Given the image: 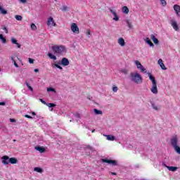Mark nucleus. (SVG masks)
Listing matches in <instances>:
<instances>
[{"label": "nucleus", "mask_w": 180, "mask_h": 180, "mask_svg": "<svg viewBox=\"0 0 180 180\" xmlns=\"http://www.w3.org/2000/svg\"><path fill=\"white\" fill-rule=\"evenodd\" d=\"M28 89H30V91H33V87H32L31 86H28Z\"/></svg>", "instance_id": "51"}, {"label": "nucleus", "mask_w": 180, "mask_h": 180, "mask_svg": "<svg viewBox=\"0 0 180 180\" xmlns=\"http://www.w3.org/2000/svg\"><path fill=\"white\" fill-rule=\"evenodd\" d=\"M34 171L39 172V174L43 173V169H41V167H34Z\"/></svg>", "instance_id": "23"}, {"label": "nucleus", "mask_w": 180, "mask_h": 180, "mask_svg": "<svg viewBox=\"0 0 180 180\" xmlns=\"http://www.w3.org/2000/svg\"><path fill=\"white\" fill-rule=\"evenodd\" d=\"M174 10L175 11L176 13L178 15L180 12V6H178L177 4L174 6Z\"/></svg>", "instance_id": "22"}, {"label": "nucleus", "mask_w": 180, "mask_h": 180, "mask_svg": "<svg viewBox=\"0 0 180 180\" xmlns=\"http://www.w3.org/2000/svg\"><path fill=\"white\" fill-rule=\"evenodd\" d=\"M35 150L39 151L41 153H46V148L43 146H35Z\"/></svg>", "instance_id": "15"}, {"label": "nucleus", "mask_w": 180, "mask_h": 180, "mask_svg": "<svg viewBox=\"0 0 180 180\" xmlns=\"http://www.w3.org/2000/svg\"><path fill=\"white\" fill-rule=\"evenodd\" d=\"M31 29H32V30H37V27L36 26V25L34 23H32L31 24Z\"/></svg>", "instance_id": "36"}, {"label": "nucleus", "mask_w": 180, "mask_h": 180, "mask_svg": "<svg viewBox=\"0 0 180 180\" xmlns=\"http://www.w3.org/2000/svg\"><path fill=\"white\" fill-rule=\"evenodd\" d=\"M47 56L48 57H49V58H51V60H57V56H56V55H53V53H51V52H49Z\"/></svg>", "instance_id": "18"}, {"label": "nucleus", "mask_w": 180, "mask_h": 180, "mask_svg": "<svg viewBox=\"0 0 180 180\" xmlns=\"http://www.w3.org/2000/svg\"><path fill=\"white\" fill-rule=\"evenodd\" d=\"M171 25L173 29L176 30V32H178V30H179V27H178V23H176V21L172 20Z\"/></svg>", "instance_id": "10"}, {"label": "nucleus", "mask_w": 180, "mask_h": 180, "mask_svg": "<svg viewBox=\"0 0 180 180\" xmlns=\"http://www.w3.org/2000/svg\"><path fill=\"white\" fill-rule=\"evenodd\" d=\"M86 34L89 39L91 38V30H87L86 32Z\"/></svg>", "instance_id": "37"}, {"label": "nucleus", "mask_w": 180, "mask_h": 180, "mask_svg": "<svg viewBox=\"0 0 180 180\" xmlns=\"http://www.w3.org/2000/svg\"><path fill=\"white\" fill-rule=\"evenodd\" d=\"M32 115H33V116L36 115V112H32Z\"/></svg>", "instance_id": "58"}, {"label": "nucleus", "mask_w": 180, "mask_h": 180, "mask_svg": "<svg viewBox=\"0 0 180 180\" xmlns=\"http://www.w3.org/2000/svg\"><path fill=\"white\" fill-rule=\"evenodd\" d=\"M120 71L122 74H124V75H127V74H129V70L127 69H122Z\"/></svg>", "instance_id": "30"}, {"label": "nucleus", "mask_w": 180, "mask_h": 180, "mask_svg": "<svg viewBox=\"0 0 180 180\" xmlns=\"http://www.w3.org/2000/svg\"><path fill=\"white\" fill-rule=\"evenodd\" d=\"M75 117H77V119H81V115H79V113H76Z\"/></svg>", "instance_id": "43"}, {"label": "nucleus", "mask_w": 180, "mask_h": 180, "mask_svg": "<svg viewBox=\"0 0 180 180\" xmlns=\"http://www.w3.org/2000/svg\"><path fill=\"white\" fill-rule=\"evenodd\" d=\"M162 165L163 167H165V168H168L167 167H169V166H167L165 162H162Z\"/></svg>", "instance_id": "53"}, {"label": "nucleus", "mask_w": 180, "mask_h": 180, "mask_svg": "<svg viewBox=\"0 0 180 180\" xmlns=\"http://www.w3.org/2000/svg\"><path fill=\"white\" fill-rule=\"evenodd\" d=\"M126 23L127 24V26L129 29H133V25H131V22L129 21V20H126Z\"/></svg>", "instance_id": "29"}, {"label": "nucleus", "mask_w": 180, "mask_h": 180, "mask_svg": "<svg viewBox=\"0 0 180 180\" xmlns=\"http://www.w3.org/2000/svg\"><path fill=\"white\" fill-rule=\"evenodd\" d=\"M171 146L174 149V151L177 153V154H180V147L178 146V137L173 136L170 140Z\"/></svg>", "instance_id": "4"}, {"label": "nucleus", "mask_w": 180, "mask_h": 180, "mask_svg": "<svg viewBox=\"0 0 180 180\" xmlns=\"http://www.w3.org/2000/svg\"><path fill=\"white\" fill-rule=\"evenodd\" d=\"M151 106L154 110H158V107L154 103V102L150 101Z\"/></svg>", "instance_id": "26"}, {"label": "nucleus", "mask_w": 180, "mask_h": 180, "mask_svg": "<svg viewBox=\"0 0 180 180\" xmlns=\"http://www.w3.org/2000/svg\"><path fill=\"white\" fill-rule=\"evenodd\" d=\"M40 102H41V103H43L44 105H46V106L47 105V103L44 101V100H43L42 98L39 99Z\"/></svg>", "instance_id": "41"}, {"label": "nucleus", "mask_w": 180, "mask_h": 180, "mask_svg": "<svg viewBox=\"0 0 180 180\" xmlns=\"http://www.w3.org/2000/svg\"><path fill=\"white\" fill-rule=\"evenodd\" d=\"M139 70H141V72H144L145 74L147 72V70L144 68V66L139 68Z\"/></svg>", "instance_id": "33"}, {"label": "nucleus", "mask_w": 180, "mask_h": 180, "mask_svg": "<svg viewBox=\"0 0 180 180\" xmlns=\"http://www.w3.org/2000/svg\"><path fill=\"white\" fill-rule=\"evenodd\" d=\"M0 12L2 15H7L8 11L5 9H4L1 6H0Z\"/></svg>", "instance_id": "24"}, {"label": "nucleus", "mask_w": 180, "mask_h": 180, "mask_svg": "<svg viewBox=\"0 0 180 180\" xmlns=\"http://www.w3.org/2000/svg\"><path fill=\"white\" fill-rule=\"evenodd\" d=\"M14 65L18 68L19 67V65L17 64L16 61H14Z\"/></svg>", "instance_id": "52"}, {"label": "nucleus", "mask_w": 180, "mask_h": 180, "mask_svg": "<svg viewBox=\"0 0 180 180\" xmlns=\"http://www.w3.org/2000/svg\"><path fill=\"white\" fill-rule=\"evenodd\" d=\"M148 75L149 77V79H150L151 82H152V84H157V81L155 80V77L154 76H153V75H151V73L148 72Z\"/></svg>", "instance_id": "14"}, {"label": "nucleus", "mask_w": 180, "mask_h": 180, "mask_svg": "<svg viewBox=\"0 0 180 180\" xmlns=\"http://www.w3.org/2000/svg\"><path fill=\"white\" fill-rule=\"evenodd\" d=\"M2 160V164L4 165H8V164H18V159L15 158H9V156L4 155L1 158Z\"/></svg>", "instance_id": "3"}, {"label": "nucleus", "mask_w": 180, "mask_h": 180, "mask_svg": "<svg viewBox=\"0 0 180 180\" xmlns=\"http://www.w3.org/2000/svg\"><path fill=\"white\" fill-rule=\"evenodd\" d=\"M153 94H158V89H157V83L153 84V86L150 89Z\"/></svg>", "instance_id": "11"}, {"label": "nucleus", "mask_w": 180, "mask_h": 180, "mask_svg": "<svg viewBox=\"0 0 180 180\" xmlns=\"http://www.w3.org/2000/svg\"><path fill=\"white\" fill-rule=\"evenodd\" d=\"M34 72H39V69H34Z\"/></svg>", "instance_id": "55"}, {"label": "nucleus", "mask_w": 180, "mask_h": 180, "mask_svg": "<svg viewBox=\"0 0 180 180\" xmlns=\"http://www.w3.org/2000/svg\"><path fill=\"white\" fill-rule=\"evenodd\" d=\"M110 12L114 16L113 20H115V22H117V20H119V16L117 15V13H116V11H113L112 9H110Z\"/></svg>", "instance_id": "9"}, {"label": "nucleus", "mask_w": 180, "mask_h": 180, "mask_svg": "<svg viewBox=\"0 0 180 180\" xmlns=\"http://www.w3.org/2000/svg\"><path fill=\"white\" fill-rule=\"evenodd\" d=\"M25 84H26L27 88H29V86H30V85L29 84V83L27 82H26Z\"/></svg>", "instance_id": "54"}, {"label": "nucleus", "mask_w": 180, "mask_h": 180, "mask_svg": "<svg viewBox=\"0 0 180 180\" xmlns=\"http://www.w3.org/2000/svg\"><path fill=\"white\" fill-rule=\"evenodd\" d=\"M13 141H16V139H14Z\"/></svg>", "instance_id": "62"}, {"label": "nucleus", "mask_w": 180, "mask_h": 180, "mask_svg": "<svg viewBox=\"0 0 180 180\" xmlns=\"http://www.w3.org/2000/svg\"><path fill=\"white\" fill-rule=\"evenodd\" d=\"M144 41L150 46V47H154V44L150 40V38H146Z\"/></svg>", "instance_id": "17"}, {"label": "nucleus", "mask_w": 180, "mask_h": 180, "mask_svg": "<svg viewBox=\"0 0 180 180\" xmlns=\"http://www.w3.org/2000/svg\"><path fill=\"white\" fill-rule=\"evenodd\" d=\"M54 67L58 68V70H63V67L60 66L58 64H54Z\"/></svg>", "instance_id": "40"}, {"label": "nucleus", "mask_w": 180, "mask_h": 180, "mask_svg": "<svg viewBox=\"0 0 180 180\" xmlns=\"http://www.w3.org/2000/svg\"><path fill=\"white\" fill-rule=\"evenodd\" d=\"M52 110H53V108H51V111L52 112Z\"/></svg>", "instance_id": "61"}, {"label": "nucleus", "mask_w": 180, "mask_h": 180, "mask_svg": "<svg viewBox=\"0 0 180 180\" xmlns=\"http://www.w3.org/2000/svg\"><path fill=\"white\" fill-rule=\"evenodd\" d=\"M94 112L95 113V115H102V110H98L96 108L94 109Z\"/></svg>", "instance_id": "27"}, {"label": "nucleus", "mask_w": 180, "mask_h": 180, "mask_svg": "<svg viewBox=\"0 0 180 180\" xmlns=\"http://www.w3.org/2000/svg\"><path fill=\"white\" fill-rule=\"evenodd\" d=\"M0 72H1V68H0Z\"/></svg>", "instance_id": "63"}, {"label": "nucleus", "mask_w": 180, "mask_h": 180, "mask_svg": "<svg viewBox=\"0 0 180 180\" xmlns=\"http://www.w3.org/2000/svg\"><path fill=\"white\" fill-rule=\"evenodd\" d=\"M11 43L13 44H18V40L13 37H11Z\"/></svg>", "instance_id": "35"}, {"label": "nucleus", "mask_w": 180, "mask_h": 180, "mask_svg": "<svg viewBox=\"0 0 180 180\" xmlns=\"http://www.w3.org/2000/svg\"><path fill=\"white\" fill-rule=\"evenodd\" d=\"M47 25H48V26H57V24H56V23L54 22V19L53 18V17H50V18L48 19Z\"/></svg>", "instance_id": "8"}, {"label": "nucleus", "mask_w": 180, "mask_h": 180, "mask_svg": "<svg viewBox=\"0 0 180 180\" xmlns=\"http://www.w3.org/2000/svg\"><path fill=\"white\" fill-rule=\"evenodd\" d=\"M117 43L118 44H120V46H121V47H124V46H126V42L124 41V39L122 37L118 39Z\"/></svg>", "instance_id": "12"}, {"label": "nucleus", "mask_w": 180, "mask_h": 180, "mask_svg": "<svg viewBox=\"0 0 180 180\" xmlns=\"http://www.w3.org/2000/svg\"><path fill=\"white\" fill-rule=\"evenodd\" d=\"M19 2H20L21 4H26V2H27V0H18Z\"/></svg>", "instance_id": "44"}, {"label": "nucleus", "mask_w": 180, "mask_h": 180, "mask_svg": "<svg viewBox=\"0 0 180 180\" xmlns=\"http://www.w3.org/2000/svg\"><path fill=\"white\" fill-rule=\"evenodd\" d=\"M131 80L135 84H141L143 82V77L138 72H131L130 74Z\"/></svg>", "instance_id": "2"}, {"label": "nucleus", "mask_w": 180, "mask_h": 180, "mask_svg": "<svg viewBox=\"0 0 180 180\" xmlns=\"http://www.w3.org/2000/svg\"><path fill=\"white\" fill-rule=\"evenodd\" d=\"M167 169H169V171H172V172H175V171H176V169H178V167H173V166H169V167H167Z\"/></svg>", "instance_id": "21"}, {"label": "nucleus", "mask_w": 180, "mask_h": 180, "mask_svg": "<svg viewBox=\"0 0 180 180\" xmlns=\"http://www.w3.org/2000/svg\"><path fill=\"white\" fill-rule=\"evenodd\" d=\"M10 122H11V123H15V122H16V120H15V119H13V118H11V119H10Z\"/></svg>", "instance_id": "48"}, {"label": "nucleus", "mask_w": 180, "mask_h": 180, "mask_svg": "<svg viewBox=\"0 0 180 180\" xmlns=\"http://www.w3.org/2000/svg\"><path fill=\"white\" fill-rule=\"evenodd\" d=\"M16 44V46H17L18 49H20V47H22V45H20V44H19V43H18V42H17V44Z\"/></svg>", "instance_id": "50"}, {"label": "nucleus", "mask_w": 180, "mask_h": 180, "mask_svg": "<svg viewBox=\"0 0 180 180\" xmlns=\"http://www.w3.org/2000/svg\"><path fill=\"white\" fill-rule=\"evenodd\" d=\"M158 64L160 65V67L162 68V70H163L165 71V70H167L165 65H164V62H162V59H159L158 61Z\"/></svg>", "instance_id": "13"}, {"label": "nucleus", "mask_w": 180, "mask_h": 180, "mask_svg": "<svg viewBox=\"0 0 180 180\" xmlns=\"http://www.w3.org/2000/svg\"><path fill=\"white\" fill-rule=\"evenodd\" d=\"M60 64L63 67H67V65H70V60L67 58H63Z\"/></svg>", "instance_id": "7"}, {"label": "nucleus", "mask_w": 180, "mask_h": 180, "mask_svg": "<svg viewBox=\"0 0 180 180\" xmlns=\"http://www.w3.org/2000/svg\"><path fill=\"white\" fill-rule=\"evenodd\" d=\"M129 8L126 6H124L122 7V13H125V15H127V13H129Z\"/></svg>", "instance_id": "20"}, {"label": "nucleus", "mask_w": 180, "mask_h": 180, "mask_svg": "<svg viewBox=\"0 0 180 180\" xmlns=\"http://www.w3.org/2000/svg\"><path fill=\"white\" fill-rule=\"evenodd\" d=\"M102 162H105L107 164H110L113 167H116L118 165L117 162L116 160H109L108 158L101 159Z\"/></svg>", "instance_id": "5"}, {"label": "nucleus", "mask_w": 180, "mask_h": 180, "mask_svg": "<svg viewBox=\"0 0 180 180\" xmlns=\"http://www.w3.org/2000/svg\"><path fill=\"white\" fill-rule=\"evenodd\" d=\"M11 60H12L13 63H15V59L13 58H11Z\"/></svg>", "instance_id": "57"}, {"label": "nucleus", "mask_w": 180, "mask_h": 180, "mask_svg": "<svg viewBox=\"0 0 180 180\" xmlns=\"http://www.w3.org/2000/svg\"><path fill=\"white\" fill-rule=\"evenodd\" d=\"M25 117H27V119H33V117L29 115H25Z\"/></svg>", "instance_id": "46"}, {"label": "nucleus", "mask_w": 180, "mask_h": 180, "mask_svg": "<svg viewBox=\"0 0 180 180\" xmlns=\"http://www.w3.org/2000/svg\"><path fill=\"white\" fill-rule=\"evenodd\" d=\"M47 91L48 92H54V94H56V89L53 88V87H49L47 88Z\"/></svg>", "instance_id": "31"}, {"label": "nucleus", "mask_w": 180, "mask_h": 180, "mask_svg": "<svg viewBox=\"0 0 180 180\" xmlns=\"http://www.w3.org/2000/svg\"><path fill=\"white\" fill-rule=\"evenodd\" d=\"M91 133H95V129H93V130L91 131Z\"/></svg>", "instance_id": "59"}, {"label": "nucleus", "mask_w": 180, "mask_h": 180, "mask_svg": "<svg viewBox=\"0 0 180 180\" xmlns=\"http://www.w3.org/2000/svg\"><path fill=\"white\" fill-rule=\"evenodd\" d=\"M135 64H136L138 69H140L141 67L143 66V65H141V63L139 60H135Z\"/></svg>", "instance_id": "28"}, {"label": "nucleus", "mask_w": 180, "mask_h": 180, "mask_svg": "<svg viewBox=\"0 0 180 180\" xmlns=\"http://www.w3.org/2000/svg\"><path fill=\"white\" fill-rule=\"evenodd\" d=\"M87 99L91 100V97L88 96V97H87Z\"/></svg>", "instance_id": "60"}, {"label": "nucleus", "mask_w": 180, "mask_h": 180, "mask_svg": "<svg viewBox=\"0 0 180 180\" xmlns=\"http://www.w3.org/2000/svg\"><path fill=\"white\" fill-rule=\"evenodd\" d=\"M52 51H53V54L56 56H58V57H60L61 54L64 53H67V49H65V46L63 45H55L51 47Z\"/></svg>", "instance_id": "1"}, {"label": "nucleus", "mask_w": 180, "mask_h": 180, "mask_svg": "<svg viewBox=\"0 0 180 180\" xmlns=\"http://www.w3.org/2000/svg\"><path fill=\"white\" fill-rule=\"evenodd\" d=\"M68 7H67V6H63L61 11H63V12H65V11H68Z\"/></svg>", "instance_id": "39"}, {"label": "nucleus", "mask_w": 180, "mask_h": 180, "mask_svg": "<svg viewBox=\"0 0 180 180\" xmlns=\"http://www.w3.org/2000/svg\"><path fill=\"white\" fill-rule=\"evenodd\" d=\"M15 18L16 20H22V19H23L22 15H15Z\"/></svg>", "instance_id": "34"}, {"label": "nucleus", "mask_w": 180, "mask_h": 180, "mask_svg": "<svg viewBox=\"0 0 180 180\" xmlns=\"http://www.w3.org/2000/svg\"><path fill=\"white\" fill-rule=\"evenodd\" d=\"M3 30H4L6 34L8 33V28H7L6 27L4 26V27H3Z\"/></svg>", "instance_id": "45"}, {"label": "nucleus", "mask_w": 180, "mask_h": 180, "mask_svg": "<svg viewBox=\"0 0 180 180\" xmlns=\"http://www.w3.org/2000/svg\"><path fill=\"white\" fill-rule=\"evenodd\" d=\"M46 106H48V108H56V105L53 103H46Z\"/></svg>", "instance_id": "32"}, {"label": "nucleus", "mask_w": 180, "mask_h": 180, "mask_svg": "<svg viewBox=\"0 0 180 180\" xmlns=\"http://www.w3.org/2000/svg\"><path fill=\"white\" fill-rule=\"evenodd\" d=\"M112 91H113L114 92H117V86H114V87H112Z\"/></svg>", "instance_id": "47"}, {"label": "nucleus", "mask_w": 180, "mask_h": 180, "mask_svg": "<svg viewBox=\"0 0 180 180\" xmlns=\"http://www.w3.org/2000/svg\"><path fill=\"white\" fill-rule=\"evenodd\" d=\"M162 6H167V1L165 0H160Z\"/></svg>", "instance_id": "38"}, {"label": "nucleus", "mask_w": 180, "mask_h": 180, "mask_svg": "<svg viewBox=\"0 0 180 180\" xmlns=\"http://www.w3.org/2000/svg\"><path fill=\"white\" fill-rule=\"evenodd\" d=\"M111 175H117L116 172H111Z\"/></svg>", "instance_id": "56"}, {"label": "nucleus", "mask_w": 180, "mask_h": 180, "mask_svg": "<svg viewBox=\"0 0 180 180\" xmlns=\"http://www.w3.org/2000/svg\"><path fill=\"white\" fill-rule=\"evenodd\" d=\"M150 39L155 44H158L160 43V41H158V39H157L154 34L150 35Z\"/></svg>", "instance_id": "16"}, {"label": "nucleus", "mask_w": 180, "mask_h": 180, "mask_svg": "<svg viewBox=\"0 0 180 180\" xmlns=\"http://www.w3.org/2000/svg\"><path fill=\"white\" fill-rule=\"evenodd\" d=\"M6 105V103L5 102H0V106H5Z\"/></svg>", "instance_id": "49"}, {"label": "nucleus", "mask_w": 180, "mask_h": 180, "mask_svg": "<svg viewBox=\"0 0 180 180\" xmlns=\"http://www.w3.org/2000/svg\"><path fill=\"white\" fill-rule=\"evenodd\" d=\"M107 140L109 141H115V136L113 135H105Z\"/></svg>", "instance_id": "19"}, {"label": "nucleus", "mask_w": 180, "mask_h": 180, "mask_svg": "<svg viewBox=\"0 0 180 180\" xmlns=\"http://www.w3.org/2000/svg\"><path fill=\"white\" fill-rule=\"evenodd\" d=\"M0 40L5 44L6 43V38L4 37V34H0Z\"/></svg>", "instance_id": "25"}, {"label": "nucleus", "mask_w": 180, "mask_h": 180, "mask_svg": "<svg viewBox=\"0 0 180 180\" xmlns=\"http://www.w3.org/2000/svg\"><path fill=\"white\" fill-rule=\"evenodd\" d=\"M71 30L73 32V33H79V28L78 27V25H77L76 23H72L71 25Z\"/></svg>", "instance_id": "6"}, {"label": "nucleus", "mask_w": 180, "mask_h": 180, "mask_svg": "<svg viewBox=\"0 0 180 180\" xmlns=\"http://www.w3.org/2000/svg\"><path fill=\"white\" fill-rule=\"evenodd\" d=\"M29 63H30V64H33L34 63V60L30 58Z\"/></svg>", "instance_id": "42"}]
</instances>
